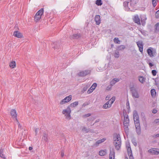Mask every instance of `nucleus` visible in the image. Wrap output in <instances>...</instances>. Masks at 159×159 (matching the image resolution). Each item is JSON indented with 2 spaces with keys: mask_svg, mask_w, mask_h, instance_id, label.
<instances>
[{
  "mask_svg": "<svg viewBox=\"0 0 159 159\" xmlns=\"http://www.w3.org/2000/svg\"><path fill=\"white\" fill-rule=\"evenodd\" d=\"M114 144L116 149L119 150L121 146V139L119 134L115 133L113 135Z\"/></svg>",
  "mask_w": 159,
  "mask_h": 159,
  "instance_id": "nucleus-1",
  "label": "nucleus"
},
{
  "mask_svg": "<svg viewBox=\"0 0 159 159\" xmlns=\"http://www.w3.org/2000/svg\"><path fill=\"white\" fill-rule=\"evenodd\" d=\"M135 4L136 2L134 0H131L129 2H125L123 3L124 9L127 11H132Z\"/></svg>",
  "mask_w": 159,
  "mask_h": 159,
  "instance_id": "nucleus-2",
  "label": "nucleus"
},
{
  "mask_svg": "<svg viewBox=\"0 0 159 159\" xmlns=\"http://www.w3.org/2000/svg\"><path fill=\"white\" fill-rule=\"evenodd\" d=\"M129 122L128 116L127 114H125L124 115V130L126 134H128L129 132Z\"/></svg>",
  "mask_w": 159,
  "mask_h": 159,
  "instance_id": "nucleus-3",
  "label": "nucleus"
},
{
  "mask_svg": "<svg viewBox=\"0 0 159 159\" xmlns=\"http://www.w3.org/2000/svg\"><path fill=\"white\" fill-rule=\"evenodd\" d=\"M71 110L70 106H68L66 109L63 110L62 111V113L64 115L66 118L68 120L71 119L70 113Z\"/></svg>",
  "mask_w": 159,
  "mask_h": 159,
  "instance_id": "nucleus-4",
  "label": "nucleus"
},
{
  "mask_svg": "<svg viewBox=\"0 0 159 159\" xmlns=\"http://www.w3.org/2000/svg\"><path fill=\"white\" fill-rule=\"evenodd\" d=\"M44 12L43 8H41L37 12L34 16V21L37 22L40 19L42 16L43 15Z\"/></svg>",
  "mask_w": 159,
  "mask_h": 159,
  "instance_id": "nucleus-5",
  "label": "nucleus"
},
{
  "mask_svg": "<svg viewBox=\"0 0 159 159\" xmlns=\"http://www.w3.org/2000/svg\"><path fill=\"white\" fill-rule=\"evenodd\" d=\"M115 97H112L109 100L107 101L103 106V108L104 109H107L110 107L112 104L115 100Z\"/></svg>",
  "mask_w": 159,
  "mask_h": 159,
  "instance_id": "nucleus-6",
  "label": "nucleus"
},
{
  "mask_svg": "<svg viewBox=\"0 0 159 159\" xmlns=\"http://www.w3.org/2000/svg\"><path fill=\"white\" fill-rule=\"evenodd\" d=\"M126 145L129 159H134L132 150L129 142H127L126 144Z\"/></svg>",
  "mask_w": 159,
  "mask_h": 159,
  "instance_id": "nucleus-7",
  "label": "nucleus"
},
{
  "mask_svg": "<svg viewBox=\"0 0 159 159\" xmlns=\"http://www.w3.org/2000/svg\"><path fill=\"white\" fill-rule=\"evenodd\" d=\"M147 53L150 57H154L156 53V50L152 47H150L147 49Z\"/></svg>",
  "mask_w": 159,
  "mask_h": 159,
  "instance_id": "nucleus-8",
  "label": "nucleus"
},
{
  "mask_svg": "<svg viewBox=\"0 0 159 159\" xmlns=\"http://www.w3.org/2000/svg\"><path fill=\"white\" fill-rule=\"evenodd\" d=\"M72 97L71 95L66 97L64 99L62 100L60 102L61 105H63L69 102L72 99Z\"/></svg>",
  "mask_w": 159,
  "mask_h": 159,
  "instance_id": "nucleus-9",
  "label": "nucleus"
},
{
  "mask_svg": "<svg viewBox=\"0 0 159 159\" xmlns=\"http://www.w3.org/2000/svg\"><path fill=\"white\" fill-rule=\"evenodd\" d=\"M148 152L154 155H157L159 154V148H153L148 151Z\"/></svg>",
  "mask_w": 159,
  "mask_h": 159,
  "instance_id": "nucleus-10",
  "label": "nucleus"
},
{
  "mask_svg": "<svg viewBox=\"0 0 159 159\" xmlns=\"http://www.w3.org/2000/svg\"><path fill=\"white\" fill-rule=\"evenodd\" d=\"M132 93V95L133 98H139V95L137 90L134 88H131L130 89Z\"/></svg>",
  "mask_w": 159,
  "mask_h": 159,
  "instance_id": "nucleus-11",
  "label": "nucleus"
},
{
  "mask_svg": "<svg viewBox=\"0 0 159 159\" xmlns=\"http://www.w3.org/2000/svg\"><path fill=\"white\" fill-rule=\"evenodd\" d=\"M11 114L13 119L17 121V123L19 125V123L17 119V114L16 111L15 110H12L11 111Z\"/></svg>",
  "mask_w": 159,
  "mask_h": 159,
  "instance_id": "nucleus-12",
  "label": "nucleus"
},
{
  "mask_svg": "<svg viewBox=\"0 0 159 159\" xmlns=\"http://www.w3.org/2000/svg\"><path fill=\"white\" fill-rule=\"evenodd\" d=\"M137 45L139 48L140 52L143 53V43L142 41H139L136 43Z\"/></svg>",
  "mask_w": 159,
  "mask_h": 159,
  "instance_id": "nucleus-13",
  "label": "nucleus"
},
{
  "mask_svg": "<svg viewBox=\"0 0 159 159\" xmlns=\"http://www.w3.org/2000/svg\"><path fill=\"white\" fill-rule=\"evenodd\" d=\"M90 71L89 70H86L84 71H81L78 73V75L81 76H84L89 74Z\"/></svg>",
  "mask_w": 159,
  "mask_h": 159,
  "instance_id": "nucleus-14",
  "label": "nucleus"
},
{
  "mask_svg": "<svg viewBox=\"0 0 159 159\" xmlns=\"http://www.w3.org/2000/svg\"><path fill=\"white\" fill-rule=\"evenodd\" d=\"M133 117L135 125L136 124V123H139V124H140L139 116L137 113H134Z\"/></svg>",
  "mask_w": 159,
  "mask_h": 159,
  "instance_id": "nucleus-15",
  "label": "nucleus"
},
{
  "mask_svg": "<svg viewBox=\"0 0 159 159\" xmlns=\"http://www.w3.org/2000/svg\"><path fill=\"white\" fill-rule=\"evenodd\" d=\"M120 80V79L118 78H115L112 80L110 82V85L111 86H113L116 83L119 82Z\"/></svg>",
  "mask_w": 159,
  "mask_h": 159,
  "instance_id": "nucleus-16",
  "label": "nucleus"
},
{
  "mask_svg": "<svg viewBox=\"0 0 159 159\" xmlns=\"http://www.w3.org/2000/svg\"><path fill=\"white\" fill-rule=\"evenodd\" d=\"M97 84L96 83H94L91 86L90 88L88 91V93H90L94 90L97 87Z\"/></svg>",
  "mask_w": 159,
  "mask_h": 159,
  "instance_id": "nucleus-17",
  "label": "nucleus"
},
{
  "mask_svg": "<svg viewBox=\"0 0 159 159\" xmlns=\"http://www.w3.org/2000/svg\"><path fill=\"white\" fill-rule=\"evenodd\" d=\"M136 128V132L138 135H139L141 133V129L140 124L136 123L135 125Z\"/></svg>",
  "mask_w": 159,
  "mask_h": 159,
  "instance_id": "nucleus-18",
  "label": "nucleus"
},
{
  "mask_svg": "<svg viewBox=\"0 0 159 159\" xmlns=\"http://www.w3.org/2000/svg\"><path fill=\"white\" fill-rule=\"evenodd\" d=\"M133 20L135 23L138 25L140 24V20L138 15L135 16L133 18Z\"/></svg>",
  "mask_w": 159,
  "mask_h": 159,
  "instance_id": "nucleus-19",
  "label": "nucleus"
},
{
  "mask_svg": "<svg viewBox=\"0 0 159 159\" xmlns=\"http://www.w3.org/2000/svg\"><path fill=\"white\" fill-rule=\"evenodd\" d=\"M13 35L16 37L21 38L23 37L22 34L20 32L18 31H15L14 32Z\"/></svg>",
  "mask_w": 159,
  "mask_h": 159,
  "instance_id": "nucleus-20",
  "label": "nucleus"
},
{
  "mask_svg": "<svg viewBox=\"0 0 159 159\" xmlns=\"http://www.w3.org/2000/svg\"><path fill=\"white\" fill-rule=\"evenodd\" d=\"M115 152L113 149L111 150L109 155V159H115Z\"/></svg>",
  "mask_w": 159,
  "mask_h": 159,
  "instance_id": "nucleus-21",
  "label": "nucleus"
},
{
  "mask_svg": "<svg viewBox=\"0 0 159 159\" xmlns=\"http://www.w3.org/2000/svg\"><path fill=\"white\" fill-rule=\"evenodd\" d=\"M106 139L105 138H103L99 140L96 141L95 143L94 144V146H98L99 144L104 142Z\"/></svg>",
  "mask_w": 159,
  "mask_h": 159,
  "instance_id": "nucleus-22",
  "label": "nucleus"
},
{
  "mask_svg": "<svg viewBox=\"0 0 159 159\" xmlns=\"http://www.w3.org/2000/svg\"><path fill=\"white\" fill-rule=\"evenodd\" d=\"M95 21L97 25H99L100 23V17L99 15H96L95 17Z\"/></svg>",
  "mask_w": 159,
  "mask_h": 159,
  "instance_id": "nucleus-23",
  "label": "nucleus"
},
{
  "mask_svg": "<svg viewBox=\"0 0 159 159\" xmlns=\"http://www.w3.org/2000/svg\"><path fill=\"white\" fill-rule=\"evenodd\" d=\"M107 150L106 149L100 150L99 152V154L100 156H104L107 154Z\"/></svg>",
  "mask_w": 159,
  "mask_h": 159,
  "instance_id": "nucleus-24",
  "label": "nucleus"
},
{
  "mask_svg": "<svg viewBox=\"0 0 159 159\" xmlns=\"http://www.w3.org/2000/svg\"><path fill=\"white\" fill-rule=\"evenodd\" d=\"M81 130L84 133H88L89 131V129H87L86 127L83 126L81 128Z\"/></svg>",
  "mask_w": 159,
  "mask_h": 159,
  "instance_id": "nucleus-25",
  "label": "nucleus"
},
{
  "mask_svg": "<svg viewBox=\"0 0 159 159\" xmlns=\"http://www.w3.org/2000/svg\"><path fill=\"white\" fill-rule=\"evenodd\" d=\"M10 67L12 68H13L16 67V62L14 61H11L9 64Z\"/></svg>",
  "mask_w": 159,
  "mask_h": 159,
  "instance_id": "nucleus-26",
  "label": "nucleus"
},
{
  "mask_svg": "<svg viewBox=\"0 0 159 159\" xmlns=\"http://www.w3.org/2000/svg\"><path fill=\"white\" fill-rule=\"evenodd\" d=\"M78 105V102L77 101L73 103H71L69 106L70 108L74 107L77 106Z\"/></svg>",
  "mask_w": 159,
  "mask_h": 159,
  "instance_id": "nucleus-27",
  "label": "nucleus"
},
{
  "mask_svg": "<svg viewBox=\"0 0 159 159\" xmlns=\"http://www.w3.org/2000/svg\"><path fill=\"white\" fill-rule=\"evenodd\" d=\"M141 21L144 22H145V21L147 20V17L146 15H143L141 16Z\"/></svg>",
  "mask_w": 159,
  "mask_h": 159,
  "instance_id": "nucleus-28",
  "label": "nucleus"
},
{
  "mask_svg": "<svg viewBox=\"0 0 159 159\" xmlns=\"http://www.w3.org/2000/svg\"><path fill=\"white\" fill-rule=\"evenodd\" d=\"M151 94L152 97H154L156 96V91L154 89H152L151 90Z\"/></svg>",
  "mask_w": 159,
  "mask_h": 159,
  "instance_id": "nucleus-29",
  "label": "nucleus"
},
{
  "mask_svg": "<svg viewBox=\"0 0 159 159\" xmlns=\"http://www.w3.org/2000/svg\"><path fill=\"white\" fill-rule=\"evenodd\" d=\"M42 139L46 142L48 140L47 135L45 134H44L43 135Z\"/></svg>",
  "mask_w": 159,
  "mask_h": 159,
  "instance_id": "nucleus-30",
  "label": "nucleus"
},
{
  "mask_svg": "<svg viewBox=\"0 0 159 159\" xmlns=\"http://www.w3.org/2000/svg\"><path fill=\"white\" fill-rule=\"evenodd\" d=\"M0 156L3 158H5V155L3 153V150L2 149L0 150Z\"/></svg>",
  "mask_w": 159,
  "mask_h": 159,
  "instance_id": "nucleus-31",
  "label": "nucleus"
},
{
  "mask_svg": "<svg viewBox=\"0 0 159 159\" xmlns=\"http://www.w3.org/2000/svg\"><path fill=\"white\" fill-rule=\"evenodd\" d=\"M139 80L140 82L143 83L145 81V78L143 76H140L139 77Z\"/></svg>",
  "mask_w": 159,
  "mask_h": 159,
  "instance_id": "nucleus-32",
  "label": "nucleus"
},
{
  "mask_svg": "<svg viewBox=\"0 0 159 159\" xmlns=\"http://www.w3.org/2000/svg\"><path fill=\"white\" fill-rule=\"evenodd\" d=\"M96 4L98 6H101L102 3L101 0H97L96 2Z\"/></svg>",
  "mask_w": 159,
  "mask_h": 159,
  "instance_id": "nucleus-33",
  "label": "nucleus"
},
{
  "mask_svg": "<svg viewBox=\"0 0 159 159\" xmlns=\"http://www.w3.org/2000/svg\"><path fill=\"white\" fill-rule=\"evenodd\" d=\"M125 48L124 45H120L117 47V49L119 50H121L124 49Z\"/></svg>",
  "mask_w": 159,
  "mask_h": 159,
  "instance_id": "nucleus-34",
  "label": "nucleus"
},
{
  "mask_svg": "<svg viewBox=\"0 0 159 159\" xmlns=\"http://www.w3.org/2000/svg\"><path fill=\"white\" fill-rule=\"evenodd\" d=\"M114 41L115 43L118 44L120 43V41L119 40L118 38H115L114 39Z\"/></svg>",
  "mask_w": 159,
  "mask_h": 159,
  "instance_id": "nucleus-35",
  "label": "nucleus"
},
{
  "mask_svg": "<svg viewBox=\"0 0 159 159\" xmlns=\"http://www.w3.org/2000/svg\"><path fill=\"white\" fill-rule=\"evenodd\" d=\"M132 143L135 146H137V143L136 141L134 139H132Z\"/></svg>",
  "mask_w": 159,
  "mask_h": 159,
  "instance_id": "nucleus-36",
  "label": "nucleus"
},
{
  "mask_svg": "<svg viewBox=\"0 0 159 159\" xmlns=\"http://www.w3.org/2000/svg\"><path fill=\"white\" fill-rule=\"evenodd\" d=\"M155 29L156 30H159V22L157 23L155 25Z\"/></svg>",
  "mask_w": 159,
  "mask_h": 159,
  "instance_id": "nucleus-37",
  "label": "nucleus"
},
{
  "mask_svg": "<svg viewBox=\"0 0 159 159\" xmlns=\"http://www.w3.org/2000/svg\"><path fill=\"white\" fill-rule=\"evenodd\" d=\"M153 6L155 7L157 5L156 0H152Z\"/></svg>",
  "mask_w": 159,
  "mask_h": 159,
  "instance_id": "nucleus-38",
  "label": "nucleus"
},
{
  "mask_svg": "<svg viewBox=\"0 0 159 159\" xmlns=\"http://www.w3.org/2000/svg\"><path fill=\"white\" fill-rule=\"evenodd\" d=\"M114 56L116 58H118L119 56V53L118 52H115L114 53Z\"/></svg>",
  "mask_w": 159,
  "mask_h": 159,
  "instance_id": "nucleus-39",
  "label": "nucleus"
},
{
  "mask_svg": "<svg viewBox=\"0 0 159 159\" xmlns=\"http://www.w3.org/2000/svg\"><path fill=\"white\" fill-rule=\"evenodd\" d=\"M155 16L157 18L159 17V10L157 11L156 13Z\"/></svg>",
  "mask_w": 159,
  "mask_h": 159,
  "instance_id": "nucleus-40",
  "label": "nucleus"
},
{
  "mask_svg": "<svg viewBox=\"0 0 159 159\" xmlns=\"http://www.w3.org/2000/svg\"><path fill=\"white\" fill-rule=\"evenodd\" d=\"M152 72L153 76H155L157 74V71L155 70H152Z\"/></svg>",
  "mask_w": 159,
  "mask_h": 159,
  "instance_id": "nucleus-41",
  "label": "nucleus"
},
{
  "mask_svg": "<svg viewBox=\"0 0 159 159\" xmlns=\"http://www.w3.org/2000/svg\"><path fill=\"white\" fill-rule=\"evenodd\" d=\"M40 129L39 128H37L35 129V132L36 135L37 134L38 132L39 131Z\"/></svg>",
  "mask_w": 159,
  "mask_h": 159,
  "instance_id": "nucleus-42",
  "label": "nucleus"
},
{
  "mask_svg": "<svg viewBox=\"0 0 159 159\" xmlns=\"http://www.w3.org/2000/svg\"><path fill=\"white\" fill-rule=\"evenodd\" d=\"M111 96L110 95H107L106 97V100H108L111 98Z\"/></svg>",
  "mask_w": 159,
  "mask_h": 159,
  "instance_id": "nucleus-43",
  "label": "nucleus"
},
{
  "mask_svg": "<svg viewBox=\"0 0 159 159\" xmlns=\"http://www.w3.org/2000/svg\"><path fill=\"white\" fill-rule=\"evenodd\" d=\"M157 112V110L156 109H154L152 110V113L154 114H155Z\"/></svg>",
  "mask_w": 159,
  "mask_h": 159,
  "instance_id": "nucleus-44",
  "label": "nucleus"
},
{
  "mask_svg": "<svg viewBox=\"0 0 159 159\" xmlns=\"http://www.w3.org/2000/svg\"><path fill=\"white\" fill-rule=\"evenodd\" d=\"M61 156L62 157H63L64 156V152L63 151H61Z\"/></svg>",
  "mask_w": 159,
  "mask_h": 159,
  "instance_id": "nucleus-45",
  "label": "nucleus"
},
{
  "mask_svg": "<svg viewBox=\"0 0 159 159\" xmlns=\"http://www.w3.org/2000/svg\"><path fill=\"white\" fill-rule=\"evenodd\" d=\"M111 86H110V87L108 86L107 87V90H110L111 89Z\"/></svg>",
  "mask_w": 159,
  "mask_h": 159,
  "instance_id": "nucleus-46",
  "label": "nucleus"
},
{
  "mask_svg": "<svg viewBox=\"0 0 159 159\" xmlns=\"http://www.w3.org/2000/svg\"><path fill=\"white\" fill-rule=\"evenodd\" d=\"M148 64L150 67H152L153 66V65L151 62H149Z\"/></svg>",
  "mask_w": 159,
  "mask_h": 159,
  "instance_id": "nucleus-47",
  "label": "nucleus"
},
{
  "mask_svg": "<svg viewBox=\"0 0 159 159\" xmlns=\"http://www.w3.org/2000/svg\"><path fill=\"white\" fill-rule=\"evenodd\" d=\"M91 116V114H89V113H88V114H86L85 115V117H89V116Z\"/></svg>",
  "mask_w": 159,
  "mask_h": 159,
  "instance_id": "nucleus-48",
  "label": "nucleus"
},
{
  "mask_svg": "<svg viewBox=\"0 0 159 159\" xmlns=\"http://www.w3.org/2000/svg\"><path fill=\"white\" fill-rule=\"evenodd\" d=\"M155 122L156 123H159V119H156L155 120Z\"/></svg>",
  "mask_w": 159,
  "mask_h": 159,
  "instance_id": "nucleus-49",
  "label": "nucleus"
},
{
  "mask_svg": "<svg viewBox=\"0 0 159 159\" xmlns=\"http://www.w3.org/2000/svg\"><path fill=\"white\" fill-rule=\"evenodd\" d=\"M77 35V34H74L73 35V36L72 37V38H75L76 37V36Z\"/></svg>",
  "mask_w": 159,
  "mask_h": 159,
  "instance_id": "nucleus-50",
  "label": "nucleus"
},
{
  "mask_svg": "<svg viewBox=\"0 0 159 159\" xmlns=\"http://www.w3.org/2000/svg\"><path fill=\"white\" fill-rule=\"evenodd\" d=\"M155 137H159V134H157L155 135Z\"/></svg>",
  "mask_w": 159,
  "mask_h": 159,
  "instance_id": "nucleus-51",
  "label": "nucleus"
},
{
  "mask_svg": "<svg viewBox=\"0 0 159 159\" xmlns=\"http://www.w3.org/2000/svg\"><path fill=\"white\" fill-rule=\"evenodd\" d=\"M33 149V148L32 147H29V150H32V149Z\"/></svg>",
  "mask_w": 159,
  "mask_h": 159,
  "instance_id": "nucleus-52",
  "label": "nucleus"
},
{
  "mask_svg": "<svg viewBox=\"0 0 159 159\" xmlns=\"http://www.w3.org/2000/svg\"><path fill=\"white\" fill-rule=\"evenodd\" d=\"M16 122H17V121H16ZM16 124H17V125H18V127H20V128H21V126H20V124H19H19H18L17 123V122H16Z\"/></svg>",
  "mask_w": 159,
  "mask_h": 159,
  "instance_id": "nucleus-53",
  "label": "nucleus"
},
{
  "mask_svg": "<svg viewBox=\"0 0 159 159\" xmlns=\"http://www.w3.org/2000/svg\"><path fill=\"white\" fill-rule=\"evenodd\" d=\"M129 102H128L126 103V106H129Z\"/></svg>",
  "mask_w": 159,
  "mask_h": 159,
  "instance_id": "nucleus-54",
  "label": "nucleus"
},
{
  "mask_svg": "<svg viewBox=\"0 0 159 159\" xmlns=\"http://www.w3.org/2000/svg\"><path fill=\"white\" fill-rule=\"evenodd\" d=\"M125 159H128V157H125Z\"/></svg>",
  "mask_w": 159,
  "mask_h": 159,
  "instance_id": "nucleus-55",
  "label": "nucleus"
}]
</instances>
